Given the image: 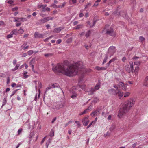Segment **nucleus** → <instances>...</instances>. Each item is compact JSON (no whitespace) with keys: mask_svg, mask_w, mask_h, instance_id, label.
<instances>
[{"mask_svg":"<svg viewBox=\"0 0 148 148\" xmlns=\"http://www.w3.org/2000/svg\"><path fill=\"white\" fill-rule=\"evenodd\" d=\"M81 62L78 61L67 66L64 63L58 64L52 70L55 73L59 72L68 76H73L76 75L78 71L81 70L83 66Z\"/></svg>","mask_w":148,"mask_h":148,"instance_id":"f257e3e1","label":"nucleus"},{"mask_svg":"<svg viewBox=\"0 0 148 148\" xmlns=\"http://www.w3.org/2000/svg\"><path fill=\"white\" fill-rule=\"evenodd\" d=\"M135 101V99L133 98L128 99L123 105L122 108L119 109L118 116L120 118L123 115L127 112L134 106Z\"/></svg>","mask_w":148,"mask_h":148,"instance_id":"f03ea898","label":"nucleus"},{"mask_svg":"<svg viewBox=\"0 0 148 148\" xmlns=\"http://www.w3.org/2000/svg\"><path fill=\"white\" fill-rule=\"evenodd\" d=\"M65 105V102L64 101H60L57 102L56 104H55V106L56 109L59 110L60 108L64 107Z\"/></svg>","mask_w":148,"mask_h":148,"instance_id":"7ed1b4c3","label":"nucleus"},{"mask_svg":"<svg viewBox=\"0 0 148 148\" xmlns=\"http://www.w3.org/2000/svg\"><path fill=\"white\" fill-rule=\"evenodd\" d=\"M79 88L82 89L86 92V91L87 90L86 89L85 85L84 84L82 85H78L75 87H73V90L76 89L77 90H78V91H80L81 90L80 89H79Z\"/></svg>","mask_w":148,"mask_h":148,"instance_id":"20e7f679","label":"nucleus"},{"mask_svg":"<svg viewBox=\"0 0 148 148\" xmlns=\"http://www.w3.org/2000/svg\"><path fill=\"white\" fill-rule=\"evenodd\" d=\"M100 110L101 109L100 108H97L96 110L91 113L90 115L92 117L99 116L100 114Z\"/></svg>","mask_w":148,"mask_h":148,"instance_id":"39448f33","label":"nucleus"},{"mask_svg":"<svg viewBox=\"0 0 148 148\" xmlns=\"http://www.w3.org/2000/svg\"><path fill=\"white\" fill-rule=\"evenodd\" d=\"M116 51V47L113 46L110 47L108 49V52L110 54V56H112L115 52Z\"/></svg>","mask_w":148,"mask_h":148,"instance_id":"423d86ee","label":"nucleus"},{"mask_svg":"<svg viewBox=\"0 0 148 148\" xmlns=\"http://www.w3.org/2000/svg\"><path fill=\"white\" fill-rule=\"evenodd\" d=\"M88 116H86L84 117V118L82 119V122L83 123L85 126L87 125L89 122V120H88Z\"/></svg>","mask_w":148,"mask_h":148,"instance_id":"0eeeda50","label":"nucleus"},{"mask_svg":"<svg viewBox=\"0 0 148 148\" xmlns=\"http://www.w3.org/2000/svg\"><path fill=\"white\" fill-rule=\"evenodd\" d=\"M53 18H54L53 17H48L41 19V21L42 23H44L49 21V20H53Z\"/></svg>","mask_w":148,"mask_h":148,"instance_id":"6e6552de","label":"nucleus"},{"mask_svg":"<svg viewBox=\"0 0 148 148\" xmlns=\"http://www.w3.org/2000/svg\"><path fill=\"white\" fill-rule=\"evenodd\" d=\"M118 86L123 90H125L126 89V85L123 82H121L119 84Z\"/></svg>","mask_w":148,"mask_h":148,"instance_id":"1a4fd4ad","label":"nucleus"},{"mask_svg":"<svg viewBox=\"0 0 148 148\" xmlns=\"http://www.w3.org/2000/svg\"><path fill=\"white\" fill-rule=\"evenodd\" d=\"M78 95L75 91L71 92V97L73 99H75L77 97Z\"/></svg>","mask_w":148,"mask_h":148,"instance_id":"9d476101","label":"nucleus"},{"mask_svg":"<svg viewBox=\"0 0 148 148\" xmlns=\"http://www.w3.org/2000/svg\"><path fill=\"white\" fill-rule=\"evenodd\" d=\"M108 92L110 94H112L116 95H117V91L114 89H111L108 90Z\"/></svg>","mask_w":148,"mask_h":148,"instance_id":"9b49d317","label":"nucleus"},{"mask_svg":"<svg viewBox=\"0 0 148 148\" xmlns=\"http://www.w3.org/2000/svg\"><path fill=\"white\" fill-rule=\"evenodd\" d=\"M44 35L42 34H39L38 32H36L34 34L35 37L36 38H42Z\"/></svg>","mask_w":148,"mask_h":148,"instance_id":"f8f14e48","label":"nucleus"},{"mask_svg":"<svg viewBox=\"0 0 148 148\" xmlns=\"http://www.w3.org/2000/svg\"><path fill=\"white\" fill-rule=\"evenodd\" d=\"M64 29L63 27H60L59 28H56L54 29L53 30V32H54L56 33H59V32L61 30H62Z\"/></svg>","mask_w":148,"mask_h":148,"instance_id":"ddd939ff","label":"nucleus"},{"mask_svg":"<svg viewBox=\"0 0 148 148\" xmlns=\"http://www.w3.org/2000/svg\"><path fill=\"white\" fill-rule=\"evenodd\" d=\"M117 95H118L119 98L120 99L123 96V92L120 91H118L117 92Z\"/></svg>","mask_w":148,"mask_h":148,"instance_id":"4468645a","label":"nucleus"},{"mask_svg":"<svg viewBox=\"0 0 148 148\" xmlns=\"http://www.w3.org/2000/svg\"><path fill=\"white\" fill-rule=\"evenodd\" d=\"M95 91L94 89L93 88H91L90 90L88 91L87 90L86 92H87L88 95H92L94 94Z\"/></svg>","mask_w":148,"mask_h":148,"instance_id":"2eb2a0df","label":"nucleus"},{"mask_svg":"<svg viewBox=\"0 0 148 148\" xmlns=\"http://www.w3.org/2000/svg\"><path fill=\"white\" fill-rule=\"evenodd\" d=\"M113 29L111 28H110L109 29H108L107 30L106 33L108 34L112 35L113 33Z\"/></svg>","mask_w":148,"mask_h":148,"instance_id":"dca6fc26","label":"nucleus"},{"mask_svg":"<svg viewBox=\"0 0 148 148\" xmlns=\"http://www.w3.org/2000/svg\"><path fill=\"white\" fill-rule=\"evenodd\" d=\"M27 43L26 42H25L21 46V48L22 49H23L24 50H25L26 49H27L29 47V46H27Z\"/></svg>","mask_w":148,"mask_h":148,"instance_id":"f3484780","label":"nucleus"},{"mask_svg":"<svg viewBox=\"0 0 148 148\" xmlns=\"http://www.w3.org/2000/svg\"><path fill=\"white\" fill-rule=\"evenodd\" d=\"M139 67L138 66H136V67H135L134 69V72L135 75H138V72L139 70Z\"/></svg>","mask_w":148,"mask_h":148,"instance_id":"a211bd4d","label":"nucleus"},{"mask_svg":"<svg viewBox=\"0 0 148 148\" xmlns=\"http://www.w3.org/2000/svg\"><path fill=\"white\" fill-rule=\"evenodd\" d=\"M100 87V84L99 83H98L95 86L94 88H93L94 89L95 91L98 90L99 89Z\"/></svg>","mask_w":148,"mask_h":148,"instance_id":"6ab92c4d","label":"nucleus"},{"mask_svg":"<svg viewBox=\"0 0 148 148\" xmlns=\"http://www.w3.org/2000/svg\"><path fill=\"white\" fill-rule=\"evenodd\" d=\"M139 40L141 42L142 44L145 43V39L142 36H140L139 37Z\"/></svg>","mask_w":148,"mask_h":148,"instance_id":"aec40b11","label":"nucleus"},{"mask_svg":"<svg viewBox=\"0 0 148 148\" xmlns=\"http://www.w3.org/2000/svg\"><path fill=\"white\" fill-rule=\"evenodd\" d=\"M144 85L148 86V76L146 77L145 79Z\"/></svg>","mask_w":148,"mask_h":148,"instance_id":"412c9836","label":"nucleus"},{"mask_svg":"<svg viewBox=\"0 0 148 148\" xmlns=\"http://www.w3.org/2000/svg\"><path fill=\"white\" fill-rule=\"evenodd\" d=\"M83 27L82 25H78L76 26L75 27L73 28L74 29H78L80 28H82Z\"/></svg>","mask_w":148,"mask_h":148,"instance_id":"4be33fe9","label":"nucleus"},{"mask_svg":"<svg viewBox=\"0 0 148 148\" xmlns=\"http://www.w3.org/2000/svg\"><path fill=\"white\" fill-rule=\"evenodd\" d=\"M88 109H85L84 111L81 112L79 114V115L80 116L86 113H87L88 112Z\"/></svg>","mask_w":148,"mask_h":148,"instance_id":"5701e85b","label":"nucleus"},{"mask_svg":"<svg viewBox=\"0 0 148 148\" xmlns=\"http://www.w3.org/2000/svg\"><path fill=\"white\" fill-rule=\"evenodd\" d=\"M95 69L99 71L101 70H105L106 68L104 67H100L99 66H96L95 67Z\"/></svg>","mask_w":148,"mask_h":148,"instance_id":"b1692460","label":"nucleus"},{"mask_svg":"<svg viewBox=\"0 0 148 148\" xmlns=\"http://www.w3.org/2000/svg\"><path fill=\"white\" fill-rule=\"evenodd\" d=\"M125 68L127 72H130V68L129 65L128 64L126 65L125 67Z\"/></svg>","mask_w":148,"mask_h":148,"instance_id":"393cba45","label":"nucleus"},{"mask_svg":"<svg viewBox=\"0 0 148 148\" xmlns=\"http://www.w3.org/2000/svg\"><path fill=\"white\" fill-rule=\"evenodd\" d=\"M51 86L52 87V88L53 87V88H58L59 87V85L57 84V83H55V84H51Z\"/></svg>","mask_w":148,"mask_h":148,"instance_id":"a878e982","label":"nucleus"},{"mask_svg":"<svg viewBox=\"0 0 148 148\" xmlns=\"http://www.w3.org/2000/svg\"><path fill=\"white\" fill-rule=\"evenodd\" d=\"M52 88V87L50 86H48L47 88L45 89V92H44L45 95L46 94V92H47V91L51 89Z\"/></svg>","mask_w":148,"mask_h":148,"instance_id":"bb28decb","label":"nucleus"},{"mask_svg":"<svg viewBox=\"0 0 148 148\" xmlns=\"http://www.w3.org/2000/svg\"><path fill=\"white\" fill-rule=\"evenodd\" d=\"M87 23L88 24V25H89L90 27H93L95 24L96 23V21H94L92 24H91V23H90V22L89 21H88Z\"/></svg>","mask_w":148,"mask_h":148,"instance_id":"cd10ccee","label":"nucleus"},{"mask_svg":"<svg viewBox=\"0 0 148 148\" xmlns=\"http://www.w3.org/2000/svg\"><path fill=\"white\" fill-rule=\"evenodd\" d=\"M141 62L140 61H136L134 62V65L139 66Z\"/></svg>","mask_w":148,"mask_h":148,"instance_id":"c85d7f7f","label":"nucleus"},{"mask_svg":"<svg viewBox=\"0 0 148 148\" xmlns=\"http://www.w3.org/2000/svg\"><path fill=\"white\" fill-rule=\"evenodd\" d=\"M24 32V30L21 27H20L19 30H18V33L20 34H21Z\"/></svg>","mask_w":148,"mask_h":148,"instance_id":"c756f323","label":"nucleus"},{"mask_svg":"<svg viewBox=\"0 0 148 148\" xmlns=\"http://www.w3.org/2000/svg\"><path fill=\"white\" fill-rule=\"evenodd\" d=\"M54 131L53 129H52L50 132V136H54Z\"/></svg>","mask_w":148,"mask_h":148,"instance_id":"7c9ffc66","label":"nucleus"},{"mask_svg":"<svg viewBox=\"0 0 148 148\" xmlns=\"http://www.w3.org/2000/svg\"><path fill=\"white\" fill-rule=\"evenodd\" d=\"M130 93L129 92H126L124 94V97H127L130 96Z\"/></svg>","mask_w":148,"mask_h":148,"instance_id":"2f4dec72","label":"nucleus"},{"mask_svg":"<svg viewBox=\"0 0 148 148\" xmlns=\"http://www.w3.org/2000/svg\"><path fill=\"white\" fill-rule=\"evenodd\" d=\"M17 19H19V21H22L23 22L26 21V18H17Z\"/></svg>","mask_w":148,"mask_h":148,"instance_id":"473e14b6","label":"nucleus"},{"mask_svg":"<svg viewBox=\"0 0 148 148\" xmlns=\"http://www.w3.org/2000/svg\"><path fill=\"white\" fill-rule=\"evenodd\" d=\"M91 34V33L90 31H88L86 33L85 36L86 37H88L90 36Z\"/></svg>","mask_w":148,"mask_h":148,"instance_id":"72a5a7b5","label":"nucleus"},{"mask_svg":"<svg viewBox=\"0 0 148 148\" xmlns=\"http://www.w3.org/2000/svg\"><path fill=\"white\" fill-rule=\"evenodd\" d=\"M19 66H20V64H17L16 65L14 69H12V70L13 71H14L16 70L17 69H18V68L19 67Z\"/></svg>","mask_w":148,"mask_h":148,"instance_id":"f704fd0d","label":"nucleus"},{"mask_svg":"<svg viewBox=\"0 0 148 148\" xmlns=\"http://www.w3.org/2000/svg\"><path fill=\"white\" fill-rule=\"evenodd\" d=\"M91 46V44H89L88 45L85 44L84 45L85 48L87 49H88Z\"/></svg>","mask_w":148,"mask_h":148,"instance_id":"c9c22d12","label":"nucleus"},{"mask_svg":"<svg viewBox=\"0 0 148 148\" xmlns=\"http://www.w3.org/2000/svg\"><path fill=\"white\" fill-rule=\"evenodd\" d=\"M130 71H131L133 72V64H130Z\"/></svg>","mask_w":148,"mask_h":148,"instance_id":"e433bc0d","label":"nucleus"},{"mask_svg":"<svg viewBox=\"0 0 148 148\" xmlns=\"http://www.w3.org/2000/svg\"><path fill=\"white\" fill-rule=\"evenodd\" d=\"M53 55L52 53H49L47 54H44V56L46 57H49L52 56Z\"/></svg>","mask_w":148,"mask_h":148,"instance_id":"4c0bfd02","label":"nucleus"},{"mask_svg":"<svg viewBox=\"0 0 148 148\" xmlns=\"http://www.w3.org/2000/svg\"><path fill=\"white\" fill-rule=\"evenodd\" d=\"M99 101V99L97 97L96 98H95L93 101V103H97Z\"/></svg>","mask_w":148,"mask_h":148,"instance_id":"58836bf2","label":"nucleus"},{"mask_svg":"<svg viewBox=\"0 0 148 148\" xmlns=\"http://www.w3.org/2000/svg\"><path fill=\"white\" fill-rule=\"evenodd\" d=\"M27 72L26 71L24 72L23 73V75L24 76V77L25 78H27L29 76L28 75H27Z\"/></svg>","mask_w":148,"mask_h":148,"instance_id":"ea45409f","label":"nucleus"},{"mask_svg":"<svg viewBox=\"0 0 148 148\" xmlns=\"http://www.w3.org/2000/svg\"><path fill=\"white\" fill-rule=\"evenodd\" d=\"M33 51L32 50H30L27 52V53L28 55H30L32 54L33 53Z\"/></svg>","mask_w":148,"mask_h":148,"instance_id":"a19ab883","label":"nucleus"},{"mask_svg":"<svg viewBox=\"0 0 148 148\" xmlns=\"http://www.w3.org/2000/svg\"><path fill=\"white\" fill-rule=\"evenodd\" d=\"M108 58V56L107 55H106L104 59L103 60V64L104 63L106 62Z\"/></svg>","mask_w":148,"mask_h":148,"instance_id":"79ce46f5","label":"nucleus"},{"mask_svg":"<svg viewBox=\"0 0 148 148\" xmlns=\"http://www.w3.org/2000/svg\"><path fill=\"white\" fill-rule=\"evenodd\" d=\"M47 5H43V6H42V7L41 8L42 9V12H45V7H46Z\"/></svg>","mask_w":148,"mask_h":148,"instance_id":"37998d69","label":"nucleus"},{"mask_svg":"<svg viewBox=\"0 0 148 148\" xmlns=\"http://www.w3.org/2000/svg\"><path fill=\"white\" fill-rule=\"evenodd\" d=\"M6 98H4L3 102V105L2 106H4L6 103Z\"/></svg>","mask_w":148,"mask_h":148,"instance_id":"c03bdc74","label":"nucleus"},{"mask_svg":"<svg viewBox=\"0 0 148 148\" xmlns=\"http://www.w3.org/2000/svg\"><path fill=\"white\" fill-rule=\"evenodd\" d=\"M102 115L104 117H106L108 115V114L104 112H103L102 113Z\"/></svg>","mask_w":148,"mask_h":148,"instance_id":"a18cd8bd","label":"nucleus"},{"mask_svg":"<svg viewBox=\"0 0 148 148\" xmlns=\"http://www.w3.org/2000/svg\"><path fill=\"white\" fill-rule=\"evenodd\" d=\"M38 87L39 89H40L42 87V84L41 82H38Z\"/></svg>","mask_w":148,"mask_h":148,"instance_id":"49530a36","label":"nucleus"},{"mask_svg":"<svg viewBox=\"0 0 148 148\" xmlns=\"http://www.w3.org/2000/svg\"><path fill=\"white\" fill-rule=\"evenodd\" d=\"M12 31L14 33L15 35L17 34V33H18V30L17 29H14Z\"/></svg>","mask_w":148,"mask_h":148,"instance_id":"de8ad7c7","label":"nucleus"},{"mask_svg":"<svg viewBox=\"0 0 148 148\" xmlns=\"http://www.w3.org/2000/svg\"><path fill=\"white\" fill-rule=\"evenodd\" d=\"M17 90H14L12 92V94L10 95V97H12L13 95H14L15 94V93H16V92L17 91Z\"/></svg>","mask_w":148,"mask_h":148,"instance_id":"09e8293b","label":"nucleus"},{"mask_svg":"<svg viewBox=\"0 0 148 148\" xmlns=\"http://www.w3.org/2000/svg\"><path fill=\"white\" fill-rule=\"evenodd\" d=\"M23 130L22 128L19 129L18 131V134L19 135Z\"/></svg>","mask_w":148,"mask_h":148,"instance_id":"8fccbe9b","label":"nucleus"},{"mask_svg":"<svg viewBox=\"0 0 148 148\" xmlns=\"http://www.w3.org/2000/svg\"><path fill=\"white\" fill-rule=\"evenodd\" d=\"M6 2L8 3L11 4L13 3V1L12 0H9L8 1H6Z\"/></svg>","mask_w":148,"mask_h":148,"instance_id":"3c124183","label":"nucleus"},{"mask_svg":"<svg viewBox=\"0 0 148 148\" xmlns=\"http://www.w3.org/2000/svg\"><path fill=\"white\" fill-rule=\"evenodd\" d=\"M91 5V3H88L85 6V9L87 8L88 7L90 6Z\"/></svg>","mask_w":148,"mask_h":148,"instance_id":"603ef678","label":"nucleus"},{"mask_svg":"<svg viewBox=\"0 0 148 148\" xmlns=\"http://www.w3.org/2000/svg\"><path fill=\"white\" fill-rule=\"evenodd\" d=\"M13 37L12 35H11V34L8 35L7 36V38L9 39V38H12Z\"/></svg>","mask_w":148,"mask_h":148,"instance_id":"864d4df0","label":"nucleus"},{"mask_svg":"<svg viewBox=\"0 0 148 148\" xmlns=\"http://www.w3.org/2000/svg\"><path fill=\"white\" fill-rule=\"evenodd\" d=\"M51 140L49 139L48 140V142H47V143L46 144V145L47 146V147H48V146L49 144V143H50V142L51 141Z\"/></svg>","mask_w":148,"mask_h":148,"instance_id":"5fc2aeb1","label":"nucleus"},{"mask_svg":"<svg viewBox=\"0 0 148 148\" xmlns=\"http://www.w3.org/2000/svg\"><path fill=\"white\" fill-rule=\"evenodd\" d=\"M71 2L73 4L75 3H76V0H70V3Z\"/></svg>","mask_w":148,"mask_h":148,"instance_id":"6e6d98bb","label":"nucleus"},{"mask_svg":"<svg viewBox=\"0 0 148 148\" xmlns=\"http://www.w3.org/2000/svg\"><path fill=\"white\" fill-rule=\"evenodd\" d=\"M4 22L2 21H0V25L2 26L4 25Z\"/></svg>","mask_w":148,"mask_h":148,"instance_id":"4d7b16f0","label":"nucleus"},{"mask_svg":"<svg viewBox=\"0 0 148 148\" xmlns=\"http://www.w3.org/2000/svg\"><path fill=\"white\" fill-rule=\"evenodd\" d=\"M94 121H92V122H91V123H90L89 125H88V126L87 127V129H88V128H89V127H90L93 124V123H94Z\"/></svg>","mask_w":148,"mask_h":148,"instance_id":"13d9d810","label":"nucleus"},{"mask_svg":"<svg viewBox=\"0 0 148 148\" xmlns=\"http://www.w3.org/2000/svg\"><path fill=\"white\" fill-rule=\"evenodd\" d=\"M75 122L77 124V125H78L79 127L80 126V125L79 121H75Z\"/></svg>","mask_w":148,"mask_h":148,"instance_id":"bf43d9fd","label":"nucleus"},{"mask_svg":"<svg viewBox=\"0 0 148 148\" xmlns=\"http://www.w3.org/2000/svg\"><path fill=\"white\" fill-rule=\"evenodd\" d=\"M139 57H138L134 56L132 57V59H134V60H137L138 59H139Z\"/></svg>","mask_w":148,"mask_h":148,"instance_id":"052dcab7","label":"nucleus"},{"mask_svg":"<svg viewBox=\"0 0 148 148\" xmlns=\"http://www.w3.org/2000/svg\"><path fill=\"white\" fill-rule=\"evenodd\" d=\"M62 42L61 39H59L56 42V43L58 44Z\"/></svg>","mask_w":148,"mask_h":148,"instance_id":"680f3d73","label":"nucleus"},{"mask_svg":"<svg viewBox=\"0 0 148 148\" xmlns=\"http://www.w3.org/2000/svg\"><path fill=\"white\" fill-rule=\"evenodd\" d=\"M51 7H53V8H58L57 6L56 5H55V4H52L51 6Z\"/></svg>","mask_w":148,"mask_h":148,"instance_id":"e2e57ef3","label":"nucleus"},{"mask_svg":"<svg viewBox=\"0 0 148 148\" xmlns=\"http://www.w3.org/2000/svg\"><path fill=\"white\" fill-rule=\"evenodd\" d=\"M98 4H99V3L98 2H97L96 1L93 5V6H97V5H98Z\"/></svg>","mask_w":148,"mask_h":148,"instance_id":"0e129e2a","label":"nucleus"},{"mask_svg":"<svg viewBox=\"0 0 148 148\" xmlns=\"http://www.w3.org/2000/svg\"><path fill=\"white\" fill-rule=\"evenodd\" d=\"M18 9V8L17 7H15L12 9V10L13 11H14L17 10Z\"/></svg>","mask_w":148,"mask_h":148,"instance_id":"69168bd1","label":"nucleus"},{"mask_svg":"<svg viewBox=\"0 0 148 148\" xmlns=\"http://www.w3.org/2000/svg\"><path fill=\"white\" fill-rule=\"evenodd\" d=\"M126 59V58L125 57H124L122 58V60L123 62H124Z\"/></svg>","mask_w":148,"mask_h":148,"instance_id":"338daca9","label":"nucleus"},{"mask_svg":"<svg viewBox=\"0 0 148 148\" xmlns=\"http://www.w3.org/2000/svg\"><path fill=\"white\" fill-rule=\"evenodd\" d=\"M45 11H50V9L49 8H48V7H46L45 8Z\"/></svg>","mask_w":148,"mask_h":148,"instance_id":"774afa93","label":"nucleus"}]
</instances>
